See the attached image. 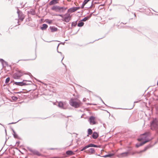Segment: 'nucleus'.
Wrapping results in <instances>:
<instances>
[{"mask_svg": "<svg viewBox=\"0 0 158 158\" xmlns=\"http://www.w3.org/2000/svg\"><path fill=\"white\" fill-rule=\"evenodd\" d=\"M71 18V16L70 14H68V15L65 17L63 19H62L63 21H64L66 23L69 22Z\"/></svg>", "mask_w": 158, "mask_h": 158, "instance_id": "12", "label": "nucleus"}, {"mask_svg": "<svg viewBox=\"0 0 158 158\" xmlns=\"http://www.w3.org/2000/svg\"><path fill=\"white\" fill-rule=\"evenodd\" d=\"M151 133L149 132H146L144 133L141 135L139 137L138 140L139 141L145 142L148 141L147 142L151 140L152 139L150 138Z\"/></svg>", "mask_w": 158, "mask_h": 158, "instance_id": "1", "label": "nucleus"}, {"mask_svg": "<svg viewBox=\"0 0 158 158\" xmlns=\"http://www.w3.org/2000/svg\"><path fill=\"white\" fill-rule=\"evenodd\" d=\"M101 147L100 146L96 145L90 143L88 145H87L85 147H84L81 150V151H83L84 150H85L86 148L90 147H94L95 148H100Z\"/></svg>", "mask_w": 158, "mask_h": 158, "instance_id": "9", "label": "nucleus"}, {"mask_svg": "<svg viewBox=\"0 0 158 158\" xmlns=\"http://www.w3.org/2000/svg\"><path fill=\"white\" fill-rule=\"evenodd\" d=\"M84 23L81 21H79L78 24L77 26L79 27H81L83 26Z\"/></svg>", "mask_w": 158, "mask_h": 158, "instance_id": "20", "label": "nucleus"}, {"mask_svg": "<svg viewBox=\"0 0 158 158\" xmlns=\"http://www.w3.org/2000/svg\"><path fill=\"white\" fill-rule=\"evenodd\" d=\"M52 22V20H48V21H47V22L49 24L51 23Z\"/></svg>", "mask_w": 158, "mask_h": 158, "instance_id": "32", "label": "nucleus"}, {"mask_svg": "<svg viewBox=\"0 0 158 158\" xmlns=\"http://www.w3.org/2000/svg\"><path fill=\"white\" fill-rule=\"evenodd\" d=\"M27 149L30 152H32L34 155H36L38 156H40L41 155V154L37 150H33L32 148H28Z\"/></svg>", "mask_w": 158, "mask_h": 158, "instance_id": "8", "label": "nucleus"}, {"mask_svg": "<svg viewBox=\"0 0 158 158\" xmlns=\"http://www.w3.org/2000/svg\"><path fill=\"white\" fill-rule=\"evenodd\" d=\"M95 118L93 116H91L90 117L89 121L90 124L94 125L96 124L95 121Z\"/></svg>", "mask_w": 158, "mask_h": 158, "instance_id": "11", "label": "nucleus"}, {"mask_svg": "<svg viewBox=\"0 0 158 158\" xmlns=\"http://www.w3.org/2000/svg\"><path fill=\"white\" fill-rule=\"evenodd\" d=\"M90 0H85L83 3L81 7L82 8H83L84 6Z\"/></svg>", "mask_w": 158, "mask_h": 158, "instance_id": "22", "label": "nucleus"}, {"mask_svg": "<svg viewBox=\"0 0 158 158\" xmlns=\"http://www.w3.org/2000/svg\"><path fill=\"white\" fill-rule=\"evenodd\" d=\"M19 142H17V143H18V144H19Z\"/></svg>", "mask_w": 158, "mask_h": 158, "instance_id": "37", "label": "nucleus"}, {"mask_svg": "<svg viewBox=\"0 0 158 158\" xmlns=\"http://www.w3.org/2000/svg\"><path fill=\"white\" fill-rule=\"evenodd\" d=\"M58 106L61 109H65L67 108V105L66 102H60L58 103Z\"/></svg>", "mask_w": 158, "mask_h": 158, "instance_id": "7", "label": "nucleus"}, {"mask_svg": "<svg viewBox=\"0 0 158 158\" xmlns=\"http://www.w3.org/2000/svg\"><path fill=\"white\" fill-rule=\"evenodd\" d=\"M89 16H87L84 18L81 21H85L89 19Z\"/></svg>", "mask_w": 158, "mask_h": 158, "instance_id": "29", "label": "nucleus"}, {"mask_svg": "<svg viewBox=\"0 0 158 158\" xmlns=\"http://www.w3.org/2000/svg\"><path fill=\"white\" fill-rule=\"evenodd\" d=\"M0 61L2 63H3V62L4 61V60L2 59H0Z\"/></svg>", "mask_w": 158, "mask_h": 158, "instance_id": "35", "label": "nucleus"}, {"mask_svg": "<svg viewBox=\"0 0 158 158\" xmlns=\"http://www.w3.org/2000/svg\"><path fill=\"white\" fill-rule=\"evenodd\" d=\"M114 155V154L113 153H110L108 154L107 155H105L104 156L105 157H111L113 156Z\"/></svg>", "mask_w": 158, "mask_h": 158, "instance_id": "26", "label": "nucleus"}, {"mask_svg": "<svg viewBox=\"0 0 158 158\" xmlns=\"http://www.w3.org/2000/svg\"><path fill=\"white\" fill-rule=\"evenodd\" d=\"M92 133L93 131L90 128L88 130V134L87 135V136H89V135H91L92 134Z\"/></svg>", "mask_w": 158, "mask_h": 158, "instance_id": "23", "label": "nucleus"}, {"mask_svg": "<svg viewBox=\"0 0 158 158\" xmlns=\"http://www.w3.org/2000/svg\"><path fill=\"white\" fill-rule=\"evenodd\" d=\"M17 13L19 19L21 21H23L25 18L24 15L22 12L19 11V10L18 11Z\"/></svg>", "mask_w": 158, "mask_h": 158, "instance_id": "10", "label": "nucleus"}, {"mask_svg": "<svg viewBox=\"0 0 158 158\" xmlns=\"http://www.w3.org/2000/svg\"><path fill=\"white\" fill-rule=\"evenodd\" d=\"M51 31L52 32L56 31L57 30V28L54 27H52L51 28Z\"/></svg>", "mask_w": 158, "mask_h": 158, "instance_id": "21", "label": "nucleus"}, {"mask_svg": "<svg viewBox=\"0 0 158 158\" xmlns=\"http://www.w3.org/2000/svg\"><path fill=\"white\" fill-rule=\"evenodd\" d=\"M17 98L15 96H13L12 97V99L14 101H16L17 99Z\"/></svg>", "mask_w": 158, "mask_h": 158, "instance_id": "31", "label": "nucleus"}, {"mask_svg": "<svg viewBox=\"0 0 158 158\" xmlns=\"http://www.w3.org/2000/svg\"><path fill=\"white\" fill-rule=\"evenodd\" d=\"M60 44H58V46H57V48H58V47H59V45H60Z\"/></svg>", "mask_w": 158, "mask_h": 158, "instance_id": "36", "label": "nucleus"}, {"mask_svg": "<svg viewBox=\"0 0 158 158\" xmlns=\"http://www.w3.org/2000/svg\"><path fill=\"white\" fill-rule=\"evenodd\" d=\"M25 74L24 72L21 70L16 71L13 74V77L14 79H18Z\"/></svg>", "mask_w": 158, "mask_h": 158, "instance_id": "5", "label": "nucleus"}, {"mask_svg": "<svg viewBox=\"0 0 158 158\" xmlns=\"http://www.w3.org/2000/svg\"><path fill=\"white\" fill-rule=\"evenodd\" d=\"M58 1L59 0H52L49 2V5H52L57 4L58 3Z\"/></svg>", "mask_w": 158, "mask_h": 158, "instance_id": "16", "label": "nucleus"}, {"mask_svg": "<svg viewBox=\"0 0 158 158\" xmlns=\"http://www.w3.org/2000/svg\"><path fill=\"white\" fill-rule=\"evenodd\" d=\"M150 147H151V146L150 145L147 146L144 148L143 150L140 151V152H138V153H140L142 152H145L147 150V149H148V148H150Z\"/></svg>", "mask_w": 158, "mask_h": 158, "instance_id": "17", "label": "nucleus"}, {"mask_svg": "<svg viewBox=\"0 0 158 158\" xmlns=\"http://www.w3.org/2000/svg\"><path fill=\"white\" fill-rule=\"evenodd\" d=\"M48 27V25L46 24H44L41 27V29L42 30H45Z\"/></svg>", "mask_w": 158, "mask_h": 158, "instance_id": "19", "label": "nucleus"}, {"mask_svg": "<svg viewBox=\"0 0 158 158\" xmlns=\"http://www.w3.org/2000/svg\"><path fill=\"white\" fill-rule=\"evenodd\" d=\"M92 136L93 139H96L98 136V134L97 132H94Z\"/></svg>", "mask_w": 158, "mask_h": 158, "instance_id": "15", "label": "nucleus"}, {"mask_svg": "<svg viewBox=\"0 0 158 158\" xmlns=\"http://www.w3.org/2000/svg\"><path fill=\"white\" fill-rule=\"evenodd\" d=\"M66 9V8L56 6H53L51 8L52 10L60 13L64 12Z\"/></svg>", "mask_w": 158, "mask_h": 158, "instance_id": "3", "label": "nucleus"}, {"mask_svg": "<svg viewBox=\"0 0 158 158\" xmlns=\"http://www.w3.org/2000/svg\"><path fill=\"white\" fill-rule=\"evenodd\" d=\"M148 141H145V142H142L141 143L139 144H136V147L137 148L139 147L140 146H141L144 144H145Z\"/></svg>", "mask_w": 158, "mask_h": 158, "instance_id": "18", "label": "nucleus"}, {"mask_svg": "<svg viewBox=\"0 0 158 158\" xmlns=\"http://www.w3.org/2000/svg\"><path fill=\"white\" fill-rule=\"evenodd\" d=\"M59 52V53H61V52Z\"/></svg>", "mask_w": 158, "mask_h": 158, "instance_id": "38", "label": "nucleus"}, {"mask_svg": "<svg viewBox=\"0 0 158 158\" xmlns=\"http://www.w3.org/2000/svg\"><path fill=\"white\" fill-rule=\"evenodd\" d=\"M55 15L60 16L61 17H62V18H63V16L62 15L58 14V15Z\"/></svg>", "mask_w": 158, "mask_h": 158, "instance_id": "33", "label": "nucleus"}, {"mask_svg": "<svg viewBox=\"0 0 158 158\" xmlns=\"http://www.w3.org/2000/svg\"><path fill=\"white\" fill-rule=\"evenodd\" d=\"M151 128L152 130L158 132V120L156 118L154 119L151 123Z\"/></svg>", "mask_w": 158, "mask_h": 158, "instance_id": "4", "label": "nucleus"}, {"mask_svg": "<svg viewBox=\"0 0 158 158\" xmlns=\"http://www.w3.org/2000/svg\"><path fill=\"white\" fill-rule=\"evenodd\" d=\"M89 151L91 153H94L95 152L94 149V148H90L89 149Z\"/></svg>", "mask_w": 158, "mask_h": 158, "instance_id": "24", "label": "nucleus"}, {"mask_svg": "<svg viewBox=\"0 0 158 158\" xmlns=\"http://www.w3.org/2000/svg\"><path fill=\"white\" fill-rule=\"evenodd\" d=\"M31 82H31V81H27L23 80V82H14V84L17 85L22 86L28 85L29 84H30V83H31Z\"/></svg>", "mask_w": 158, "mask_h": 158, "instance_id": "6", "label": "nucleus"}, {"mask_svg": "<svg viewBox=\"0 0 158 158\" xmlns=\"http://www.w3.org/2000/svg\"><path fill=\"white\" fill-rule=\"evenodd\" d=\"M129 153L128 152H123V153L119 154L118 155V156H119V157H126L128 156Z\"/></svg>", "mask_w": 158, "mask_h": 158, "instance_id": "14", "label": "nucleus"}, {"mask_svg": "<svg viewBox=\"0 0 158 158\" xmlns=\"http://www.w3.org/2000/svg\"><path fill=\"white\" fill-rule=\"evenodd\" d=\"M69 103L71 106L75 108L79 107L81 105V102L80 100L76 98L71 99Z\"/></svg>", "mask_w": 158, "mask_h": 158, "instance_id": "2", "label": "nucleus"}, {"mask_svg": "<svg viewBox=\"0 0 158 158\" xmlns=\"http://www.w3.org/2000/svg\"><path fill=\"white\" fill-rule=\"evenodd\" d=\"M79 9L78 7H73L69 9L68 10V12L70 13H73Z\"/></svg>", "mask_w": 158, "mask_h": 158, "instance_id": "13", "label": "nucleus"}, {"mask_svg": "<svg viewBox=\"0 0 158 158\" xmlns=\"http://www.w3.org/2000/svg\"><path fill=\"white\" fill-rule=\"evenodd\" d=\"M76 25V23H72V25L73 26H75Z\"/></svg>", "mask_w": 158, "mask_h": 158, "instance_id": "34", "label": "nucleus"}, {"mask_svg": "<svg viewBox=\"0 0 158 158\" xmlns=\"http://www.w3.org/2000/svg\"><path fill=\"white\" fill-rule=\"evenodd\" d=\"M10 80V78L9 77H7L6 78L5 81V83L7 84L9 82Z\"/></svg>", "mask_w": 158, "mask_h": 158, "instance_id": "30", "label": "nucleus"}, {"mask_svg": "<svg viewBox=\"0 0 158 158\" xmlns=\"http://www.w3.org/2000/svg\"><path fill=\"white\" fill-rule=\"evenodd\" d=\"M66 154L68 155H72L73 154V152L71 151H66Z\"/></svg>", "mask_w": 158, "mask_h": 158, "instance_id": "25", "label": "nucleus"}, {"mask_svg": "<svg viewBox=\"0 0 158 158\" xmlns=\"http://www.w3.org/2000/svg\"><path fill=\"white\" fill-rule=\"evenodd\" d=\"M30 12V13L31 15H34L35 14V10L34 9H31Z\"/></svg>", "mask_w": 158, "mask_h": 158, "instance_id": "27", "label": "nucleus"}, {"mask_svg": "<svg viewBox=\"0 0 158 158\" xmlns=\"http://www.w3.org/2000/svg\"><path fill=\"white\" fill-rule=\"evenodd\" d=\"M13 135L15 138H16L18 137V135L16 134L14 131H13Z\"/></svg>", "mask_w": 158, "mask_h": 158, "instance_id": "28", "label": "nucleus"}]
</instances>
